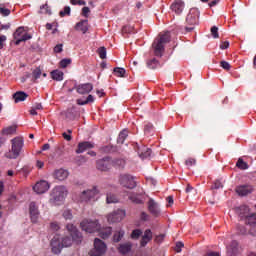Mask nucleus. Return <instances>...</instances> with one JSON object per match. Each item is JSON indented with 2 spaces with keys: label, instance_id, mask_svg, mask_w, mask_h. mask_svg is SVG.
Listing matches in <instances>:
<instances>
[{
  "label": "nucleus",
  "instance_id": "48",
  "mask_svg": "<svg viewBox=\"0 0 256 256\" xmlns=\"http://www.w3.org/2000/svg\"><path fill=\"white\" fill-rule=\"evenodd\" d=\"M151 216L147 212L143 211L140 213V221H149Z\"/></svg>",
  "mask_w": 256,
  "mask_h": 256
},
{
  "label": "nucleus",
  "instance_id": "52",
  "mask_svg": "<svg viewBox=\"0 0 256 256\" xmlns=\"http://www.w3.org/2000/svg\"><path fill=\"white\" fill-rule=\"evenodd\" d=\"M195 163H196V160L193 159V158H189V159H187V160L185 161V165H186L187 167H193V165H195Z\"/></svg>",
  "mask_w": 256,
  "mask_h": 256
},
{
  "label": "nucleus",
  "instance_id": "44",
  "mask_svg": "<svg viewBox=\"0 0 256 256\" xmlns=\"http://www.w3.org/2000/svg\"><path fill=\"white\" fill-rule=\"evenodd\" d=\"M0 13L3 17H9V15H11V10L4 8L3 4H0Z\"/></svg>",
  "mask_w": 256,
  "mask_h": 256
},
{
  "label": "nucleus",
  "instance_id": "47",
  "mask_svg": "<svg viewBox=\"0 0 256 256\" xmlns=\"http://www.w3.org/2000/svg\"><path fill=\"white\" fill-rule=\"evenodd\" d=\"M211 35L214 39H219V28L217 26L211 28Z\"/></svg>",
  "mask_w": 256,
  "mask_h": 256
},
{
  "label": "nucleus",
  "instance_id": "57",
  "mask_svg": "<svg viewBox=\"0 0 256 256\" xmlns=\"http://www.w3.org/2000/svg\"><path fill=\"white\" fill-rule=\"evenodd\" d=\"M5 41H7V36H0V49H3V43H5Z\"/></svg>",
  "mask_w": 256,
  "mask_h": 256
},
{
  "label": "nucleus",
  "instance_id": "59",
  "mask_svg": "<svg viewBox=\"0 0 256 256\" xmlns=\"http://www.w3.org/2000/svg\"><path fill=\"white\" fill-rule=\"evenodd\" d=\"M32 107H34L36 111H41L43 109V105L41 103H36Z\"/></svg>",
  "mask_w": 256,
  "mask_h": 256
},
{
  "label": "nucleus",
  "instance_id": "42",
  "mask_svg": "<svg viewBox=\"0 0 256 256\" xmlns=\"http://www.w3.org/2000/svg\"><path fill=\"white\" fill-rule=\"evenodd\" d=\"M141 235H143V231H141V229H135L132 231L130 237L131 239L137 240Z\"/></svg>",
  "mask_w": 256,
  "mask_h": 256
},
{
  "label": "nucleus",
  "instance_id": "46",
  "mask_svg": "<svg viewBox=\"0 0 256 256\" xmlns=\"http://www.w3.org/2000/svg\"><path fill=\"white\" fill-rule=\"evenodd\" d=\"M98 55L100 59H105V57H107V49H105V47H100L98 49Z\"/></svg>",
  "mask_w": 256,
  "mask_h": 256
},
{
  "label": "nucleus",
  "instance_id": "34",
  "mask_svg": "<svg viewBox=\"0 0 256 256\" xmlns=\"http://www.w3.org/2000/svg\"><path fill=\"white\" fill-rule=\"evenodd\" d=\"M51 77L54 81H63V72L60 70H54L51 72Z\"/></svg>",
  "mask_w": 256,
  "mask_h": 256
},
{
  "label": "nucleus",
  "instance_id": "20",
  "mask_svg": "<svg viewBox=\"0 0 256 256\" xmlns=\"http://www.w3.org/2000/svg\"><path fill=\"white\" fill-rule=\"evenodd\" d=\"M153 240V232L151 229H146L140 240V247H147V244Z\"/></svg>",
  "mask_w": 256,
  "mask_h": 256
},
{
  "label": "nucleus",
  "instance_id": "10",
  "mask_svg": "<svg viewBox=\"0 0 256 256\" xmlns=\"http://www.w3.org/2000/svg\"><path fill=\"white\" fill-rule=\"evenodd\" d=\"M236 214L238 217L249 225V217H256L255 213H251V210L247 207V205H242L236 208Z\"/></svg>",
  "mask_w": 256,
  "mask_h": 256
},
{
  "label": "nucleus",
  "instance_id": "1",
  "mask_svg": "<svg viewBox=\"0 0 256 256\" xmlns=\"http://www.w3.org/2000/svg\"><path fill=\"white\" fill-rule=\"evenodd\" d=\"M66 229L71 237L66 236L60 238L63 247H71V245H73V241H75L76 243H81V241L83 240V235L81 234V232H79L75 225L67 224Z\"/></svg>",
  "mask_w": 256,
  "mask_h": 256
},
{
  "label": "nucleus",
  "instance_id": "40",
  "mask_svg": "<svg viewBox=\"0 0 256 256\" xmlns=\"http://www.w3.org/2000/svg\"><path fill=\"white\" fill-rule=\"evenodd\" d=\"M236 166L238 167V169H242L243 171L249 169V164H247V162L243 161V159L241 158L238 159Z\"/></svg>",
  "mask_w": 256,
  "mask_h": 256
},
{
  "label": "nucleus",
  "instance_id": "31",
  "mask_svg": "<svg viewBox=\"0 0 256 256\" xmlns=\"http://www.w3.org/2000/svg\"><path fill=\"white\" fill-rule=\"evenodd\" d=\"M249 223L248 225H250V235H253L254 237H256V216L253 217H249Z\"/></svg>",
  "mask_w": 256,
  "mask_h": 256
},
{
  "label": "nucleus",
  "instance_id": "38",
  "mask_svg": "<svg viewBox=\"0 0 256 256\" xmlns=\"http://www.w3.org/2000/svg\"><path fill=\"white\" fill-rule=\"evenodd\" d=\"M113 71L116 77H125V75L127 74V71L125 70V68H121V67H116L114 68Z\"/></svg>",
  "mask_w": 256,
  "mask_h": 256
},
{
  "label": "nucleus",
  "instance_id": "13",
  "mask_svg": "<svg viewBox=\"0 0 256 256\" xmlns=\"http://www.w3.org/2000/svg\"><path fill=\"white\" fill-rule=\"evenodd\" d=\"M50 246L52 249V253H54L55 255H59V253H61L62 249H63V244L61 242V236L59 234H56L51 242H50Z\"/></svg>",
  "mask_w": 256,
  "mask_h": 256
},
{
  "label": "nucleus",
  "instance_id": "8",
  "mask_svg": "<svg viewBox=\"0 0 256 256\" xmlns=\"http://www.w3.org/2000/svg\"><path fill=\"white\" fill-rule=\"evenodd\" d=\"M118 182L122 187H125L126 189H135L137 187L135 177L130 174H120L118 177Z\"/></svg>",
  "mask_w": 256,
  "mask_h": 256
},
{
  "label": "nucleus",
  "instance_id": "15",
  "mask_svg": "<svg viewBox=\"0 0 256 256\" xmlns=\"http://www.w3.org/2000/svg\"><path fill=\"white\" fill-rule=\"evenodd\" d=\"M241 253V246L236 240L232 241L227 247V256H239Z\"/></svg>",
  "mask_w": 256,
  "mask_h": 256
},
{
  "label": "nucleus",
  "instance_id": "50",
  "mask_svg": "<svg viewBox=\"0 0 256 256\" xmlns=\"http://www.w3.org/2000/svg\"><path fill=\"white\" fill-rule=\"evenodd\" d=\"M211 189H223V182L220 180H216L212 185Z\"/></svg>",
  "mask_w": 256,
  "mask_h": 256
},
{
  "label": "nucleus",
  "instance_id": "19",
  "mask_svg": "<svg viewBox=\"0 0 256 256\" xmlns=\"http://www.w3.org/2000/svg\"><path fill=\"white\" fill-rule=\"evenodd\" d=\"M170 9L176 13V15H181L183 13V9H185V2L181 0H175L170 6Z\"/></svg>",
  "mask_w": 256,
  "mask_h": 256
},
{
  "label": "nucleus",
  "instance_id": "9",
  "mask_svg": "<svg viewBox=\"0 0 256 256\" xmlns=\"http://www.w3.org/2000/svg\"><path fill=\"white\" fill-rule=\"evenodd\" d=\"M13 38L15 39V45H20V43H23V41H29V39H33V36L27 33L25 27L20 26L14 32Z\"/></svg>",
  "mask_w": 256,
  "mask_h": 256
},
{
  "label": "nucleus",
  "instance_id": "14",
  "mask_svg": "<svg viewBox=\"0 0 256 256\" xmlns=\"http://www.w3.org/2000/svg\"><path fill=\"white\" fill-rule=\"evenodd\" d=\"M148 211L153 215V217H159V215H161V208L159 207V204L152 198L148 201Z\"/></svg>",
  "mask_w": 256,
  "mask_h": 256
},
{
  "label": "nucleus",
  "instance_id": "22",
  "mask_svg": "<svg viewBox=\"0 0 256 256\" xmlns=\"http://www.w3.org/2000/svg\"><path fill=\"white\" fill-rule=\"evenodd\" d=\"M91 91H93V84L91 83L80 84L77 86V93L80 95H87L88 93H91Z\"/></svg>",
  "mask_w": 256,
  "mask_h": 256
},
{
  "label": "nucleus",
  "instance_id": "43",
  "mask_svg": "<svg viewBox=\"0 0 256 256\" xmlns=\"http://www.w3.org/2000/svg\"><path fill=\"white\" fill-rule=\"evenodd\" d=\"M63 217L66 221H71L73 219V212L70 209L64 210Z\"/></svg>",
  "mask_w": 256,
  "mask_h": 256
},
{
  "label": "nucleus",
  "instance_id": "11",
  "mask_svg": "<svg viewBox=\"0 0 256 256\" xmlns=\"http://www.w3.org/2000/svg\"><path fill=\"white\" fill-rule=\"evenodd\" d=\"M125 215H126L125 210L118 209L108 214L107 221L108 223H120V221H123V219H125Z\"/></svg>",
  "mask_w": 256,
  "mask_h": 256
},
{
  "label": "nucleus",
  "instance_id": "4",
  "mask_svg": "<svg viewBox=\"0 0 256 256\" xmlns=\"http://www.w3.org/2000/svg\"><path fill=\"white\" fill-rule=\"evenodd\" d=\"M11 143H12L11 151L7 152L5 154V157L7 159H17V157L21 155V151H23L25 142L22 137H16L11 140Z\"/></svg>",
  "mask_w": 256,
  "mask_h": 256
},
{
  "label": "nucleus",
  "instance_id": "49",
  "mask_svg": "<svg viewBox=\"0 0 256 256\" xmlns=\"http://www.w3.org/2000/svg\"><path fill=\"white\" fill-rule=\"evenodd\" d=\"M65 15H71V7L65 6L64 11H60V17H65Z\"/></svg>",
  "mask_w": 256,
  "mask_h": 256
},
{
  "label": "nucleus",
  "instance_id": "39",
  "mask_svg": "<svg viewBox=\"0 0 256 256\" xmlns=\"http://www.w3.org/2000/svg\"><path fill=\"white\" fill-rule=\"evenodd\" d=\"M39 13L40 15H51V8L49 7V5L44 4L40 6Z\"/></svg>",
  "mask_w": 256,
  "mask_h": 256
},
{
  "label": "nucleus",
  "instance_id": "60",
  "mask_svg": "<svg viewBox=\"0 0 256 256\" xmlns=\"http://www.w3.org/2000/svg\"><path fill=\"white\" fill-rule=\"evenodd\" d=\"M220 49H229V41H225L220 45Z\"/></svg>",
  "mask_w": 256,
  "mask_h": 256
},
{
  "label": "nucleus",
  "instance_id": "35",
  "mask_svg": "<svg viewBox=\"0 0 256 256\" xmlns=\"http://www.w3.org/2000/svg\"><path fill=\"white\" fill-rule=\"evenodd\" d=\"M128 135H129V132L127 130L125 129L122 130L118 136L117 143H120L121 145H123Z\"/></svg>",
  "mask_w": 256,
  "mask_h": 256
},
{
  "label": "nucleus",
  "instance_id": "7",
  "mask_svg": "<svg viewBox=\"0 0 256 256\" xmlns=\"http://www.w3.org/2000/svg\"><path fill=\"white\" fill-rule=\"evenodd\" d=\"M107 253V244L99 238L94 239L93 248L89 251L90 256H103Z\"/></svg>",
  "mask_w": 256,
  "mask_h": 256
},
{
  "label": "nucleus",
  "instance_id": "6",
  "mask_svg": "<svg viewBox=\"0 0 256 256\" xmlns=\"http://www.w3.org/2000/svg\"><path fill=\"white\" fill-rule=\"evenodd\" d=\"M97 195H99V190L94 186L92 189H86L80 192L77 199L80 203H89L95 201Z\"/></svg>",
  "mask_w": 256,
  "mask_h": 256
},
{
  "label": "nucleus",
  "instance_id": "51",
  "mask_svg": "<svg viewBox=\"0 0 256 256\" xmlns=\"http://www.w3.org/2000/svg\"><path fill=\"white\" fill-rule=\"evenodd\" d=\"M237 231L239 235H246L247 234V228L243 225H238L237 226Z\"/></svg>",
  "mask_w": 256,
  "mask_h": 256
},
{
  "label": "nucleus",
  "instance_id": "45",
  "mask_svg": "<svg viewBox=\"0 0 256 256\" xmlns=\"http://www.w3.org/2000/svg\"><path fill=\"white\" fill-rule=\"evenodd\" d=\"M112 163H113V165H114L115 167H120V168L125 167V160H123V159H116V160H113Z\"/></svg>",
  "mask_w": 256,
  "mask_h": 256
},
{
  "label": "nucleus",
  "instance_id": "37",
  "mask_svg": "<svg viewBox=\"0 0 256 256\" xmlns=\"http://www.w3.org/2000/svg\"><path fill=\"white\" fill-rule=\"evenodd\" d=\"M17 131V126H9L2 130V135H14Z\"/></svg>",
  "mask_w": 256,
  "mask_h": 256
},
{
  "label": "nucleus",
  "instance_id": "23",
  "mask_svg": "<svg viewBox=\"0 0 256 256\" xmlns=\"http://www.w3.org/2000/svg\"><path fill=\"white\" fill-rule=\"evenodd\" d=\"M95 147V144L91 143V142H80L78 144V149L76 150L77 154H81V153H85V151L89 150V149H93Z\"/></svg>",
  "mask_w": 256,
  "mask_h": 256
},
{
  "label": "nucleus",
  "instance_id": "56",
  "mask_svg": "<svg viewBox=\"0 0 256 256\" xmlns=\"http://www.w3.org/2000/svg\"><path fill=\"white\" fill-rule=\"evenodd\" d=\"M63 51V44H58L54 47V53H61Z\"/></svg>",
  "mask_w": 256,
  "mask_h": 256
},
{
  "label": "nucleus",
  "instance_id": "27",
  "mask_svg": "<svg viewBox=\"0 0 256 256\" xmlns=\"http://www.w3.org/2000/svg\"><path fill=\"white\" fill-rule=\"evenodd\" d=\"M128 199H130V201H132V203H135L136 205H143V197L141 196V194L131 193L128 196Z\"/></svg>",
  "mask_w": 256,
  "mask_h": 256
},
{
  "label": "nucleus",
  "instance_id": "54",
  "mask_svg": "<svg viewBox=\"0 0 256 256\" xmlns=\"http://www.w3.org/2000/svg\"><path fill=\"white\" fill-rule=\"evenodd\" d=\"M72 60L71 58H64L60 61L59 65H71Z\"/></svg>",
  "mask_w": 256,
  "mask_h": 256
},
{
  "label": "nucleus",
  "instance_id": "16",
  "mask_svg": "<svg viewBox=\"0 0 256 256\" xmlns=\"http://www.w3.org/2000/svg\"><path fill=\"white\" fill-rule=\"evenodd\" d=\"M49 187V182L42 180L36 183L33 189L38 195H43V193H47V191H49Z\"/></svg>",
  "mask_w": 256,
  "mask_h": 256
},
{
  "label": "nucleus",
  "instance_id": "63",
  "mask_svg": "<svg viewBox=\"0 0 256 256\" xmlns=\"http://www.w3.org/2000/svg\"><path fill=\"white\" fill-rule=\"evenodd\" d=\"M205 256H221V254H219V252L210 251V252L206 253Z\"/></svg>",
  "mask_w": 256,
  "mask_h": 256
},
{
  "label": "nucleus",
  "instance_id": "53",
  "mask_svg": "<svg viewBox=\"0 0 256 256\" xmlns=\"http://www.w3.org/2000/svg\"><path fill=\"white\" fill-rule=\"evenodd\" d=\"M184 246L183 242H177L175 247L176 253H181V249H183Z\"/></svg>",
  "mask_w": 256,
  "mask_h": 256
},
{
  "label": "nucleus",
  "instance_id": "2",
  "mask_svg": "<svg viewBox=\"0 0 256 256\" xmlns=\"http://www.w3.org/2000/svg\"><path fill=\"white\" fill-rule=\"evenodd\" d=\"M69 194V190H67V187L60 185L56 186L52 189L50 193V199L49 203L52 206H57V205H63V201H65V198Z\"/></svg>",
  "mask_w": 256,
  "mask_h": 256
},
{
  "label": "nucleus",
  "instance_id": "12",
  "mask_svg": "<svg viewBox=\"0 0 256 256\" xmlns=\"http://www.w3.org/2000/svg\"><path fill=\"white\" fill-rule=\"evenodd\" d=\"M199 15H200V12H199V9L197 8H192L190 9L187 17H186V23L188 25H198L199 24Z\"/></svg>",
  "mask_w": 256,
  "mask_h": 256
},
{
  "label": "nucleus",
  "instance_id": "61",
  "mask_svg": "<svg viewBox=\"0 0 256 256\" xmlns=\"http://www.w3.org/2000/svg\"><path fill=\"white\" fill-rule=\"evenodd\" d=\"M36 166L38 167V169H43V167L45 166V163L41 160H37Z\"/></svg>",
  "mask_w": 256,
  "mask_h": 256
},
{
  "label": "nucleus",
  "instance_id": "17",
  "mask_svg": "<svg viewBox=\"0 0 256 256\" xmlns=\"http://www.w3.org/2000/svg\"><path fill=\"white\" fill-rule=\"evenodd\" d=\"M29 213L32 223H37V221H39V207H37V204H35V202L30 203Z\"/></svg>",
  "mask_w": 256,
  "mask_h": 256
},
{
  "label": "nucleus",
  "instance_id": "32",
  "mask_svg": "<svg viewBox=\"0 0 256 256\" xmlns=\"http://www.w3.org/2000/svg\"><path fill=\"white\" fill-rule=\"evenodd\" d=\"M123 237H125V230H123V229L116 230L113 235L114 243H119V241H121V239H123Z\"/></svg>",
  "mask_w": 256,
  "mask_h": 256
},
{
  "label": "nucleus",
  "instance_id": "64",
  "mask_svg": "<svg viewBox=\"0 0 256 256\" xmlns=\"http://www.w3.org/2000/svg\"><path fill=\"white\" fill-rule=\"evenodd\" d=\"M62 136L64 137V139L66 140V141H71V136L69 135V134H67V132H64L63 134H62Z\"/></svg>",
  "mask_w": 256,
  "mask_h": 256
},
{
  "label": "nucleus",
  "instance_id": "5",
  "mask_svg": "<svg viewBox=\"0 0 256 256\" xmlns=\"http://www.w3.org/2000/svg\"><path fill=\"white\" fill-rule=\"evenodd\" d=\"M80 228L85 233H97L101 231V224L97 219L85 218L80 222Z\"/></svg>",
  "mask_w": 256,
  "mask_h": 256
},
{
  "label": "nucleus",
  "instance_id": "55",
  "mask_svg": "<svg viewBox=\"0 0 256 256\" xmlns=\"http://www.w3.org/2000/svg\"><path fill=\"white\" fill-rule=\"evenodd\" d=\"M50 229L51 231H59V224H57L56 222L51 223Z\"/></svg>",
  "mask_w": 256,
  "mask_h": 256
},
{
  "label": "nucleus",
  "instance_id": "21",
  "mask_svg": "<svg viewBox=\"0 0 256 256\" xmlns=\"http://www.w3.org/2000/svg\"><path fill=\"white\" fill-rule=\"evenodd\" d=\"M97 169H99V171H109V169H111V159L103 158L98 160Z\"/></svg>",
  "mask_w": 256,
  "mask_h": 256
},
{
  "label": "nucleus",
  "instance_id": "33",
  "mask_svg": "<svg viewBox=\"0 0 256 256\" xmlns=\"http://www.w3.org/2000/svg\"><path fill=\"white\" fill-rule=\"evenodd\" d=\"M100 231V237L102 239H109V237H111V233H113V228L111 227H106Z\"/></svg>",
  "mask_w": 256,
  "mask_h": 256
},
{
  "label": "nucleus",
  "instance_id": "30",
  "mask_svg": "<svg viewBox=\"0 0 256 256\" xmlns=\"http://www.w3.org/2000/svg\"><path fill=\"white\" fill-rule=\"evenodd\" d=\"M27 97H28L27 93L21 92V91L16 92L13 95V99H14L15 103H21V101H25V99H27Z\"/></svg>",
  "mask_w": 256,
  "mask_h": 256
},
{
  "label": "nucleus",
  "instance_id": "58",
  "mask_svg": "<svg viewBox=\"0 0 256 256\" xmlns=\"http://www.w3.org/2000/svg\"><path fill=\"white\" fill-rule=\"evenodd\" d=\"M89 12H90L89 7L82 8V15L84 17H87V15H89Z\"/></svg>",
  "mask_w": 256,
  "mask_h": 256
},
{
  "label": "nucleus",
  "instance_id": "41",
  "mask_svg": "<svg viewBox=\"0 0 256 256\" xmlns=\"http://www.w3.org/2000/svg\"><path fill=\"white\" fill-rule=\"evenodd\" d=\"M155 131V128H153V124L147 123L144 126V133L145 135H153V132Z\"/></svg>",
  "mask_w": 256,
  "mask_h": 256
},
{
  "label": "nucleus",
  "instance_id": "3",
  "mask_svg": "<svg viewBox=\"0 0 256 256\" xmlns=\"http://www.w3.org/2000/svg\"><path fill=\"white\" fill-rule=\"evenodd\" d=\"M171 41V33L165 32L164 34H159L152 44V49L156 57H162L165 52V44Z\"/></svg>",
  "mask_w": 256,
  "mask_h": 256
},
{
  "label": "nucleus",
  "instance_id": "36",
  "mask_svg": "<svg viewBox=\"0 0 256 256\" xmlns=\"http://www.w3.org/2000/svg\"><path fill=\"white\" fill-rule=\"evenodd\" d=\"M106 203L108 205L111 203H119V199L117 198V196H115V194L107 193L106 194Z\"/></svg>",
  "mask_w": 256,
  "mask_h": 256
},
{
  "label": "nucleus",
  "instance_id": "62",
  "mask_svg": "<svg viewBox=\"0 0 256 256\" xmlns=\"http://www.w3.org/2000/svg\"><path fill=\"white\" fill-rule=\"evenodd\" d=\"M11 24H1L0 31L10 29Z\"/></svg>",
  "mask_w": 256,
  "mask_h": 256
},
{
  "label": "nucleus",
  "instance_id": "29",
  "mask_svg": "<svg viewBox=\"0 0 256 256\" xmlns=\"http://www.w3.org/2000/svg\"><path fill=\"white\" fill-rule=\"evenodd\" d=\"M88 23L89 22L87 20H82L81 22H78L76 24L77 31H82L83 33H87V31H89Z\"/></svg>",
  "mask_w": 256,
  "mask_h": 256
},
{
  "label": "nucleus",
  "instance_id": "18",
  "mask_svg": "<svg viewBox=\"0 0 256 256\" xmlns=\"http://www.w3.org/2000/svg\"><path fill=\"white\" fill-rule=\"evenodd\" d=\"M137 147V153L140 157V159H149L151 157V149L147 148L145 145L139 146L136 144Z\"/></svg>",
  "mask_w": 256,
  "mask_h": 256
},
{
  "label": "nucleus",
  "instance_id": "26",
  "mask_svg": "<svg viewBox=\"0 0 256 256\" xmlns=\"http://www.w3.org/2000/svg\"><path fill=\"white\" fill-rule=\"evenodd\" d=\"M131 249H133V243L131 242L122 243L118 247V251L122 255H127V253L131 251Z\"/></svg>",
  "mask_w": 256,
  "mask_h": 256
},
{
  "label": "nucleus",
  "instance_id": "28",
  "mask_svg": "<svg viewBox=\"0 0 256 256\" xmlns=\"http://www.w3.org/2000/svg\"><path fill=\"white\" fill-rule=\"evenodd\" d=\"M41 75L43 77H47V73L43 72L41 70V67H36L33 71H32V78L34 81H37V79H41Z\"/></svg>",
  "mask_w": 256,
  "mask_h": 256
},
{
  "label": "nucleus",
  "instance_id": "24",
  "mask_svg": "<svg viewBox=\"0 0 256 256\" xmlns=\"http://www.w3.org/2000/svg\"><path fill=\"white\" fill-rule=\"evenodd\" d=\"M236 192L240 197H245L246 195H249L253 192V188L249 185H243L236 188Z\"/></svg>",
  "mask_w": 256,
  "mask_h": 256
},
{
  "label": "nucleus",
  "instance_id": "25",
  "mask_svg": "<svg viewBox=\"0 0 256 256\" xmlns=\"http://www.w3.org/2000/svg\"><path fill=\"white\" fill-rule=\"evenodd\" d=\"M54 177L58 181H65V179H67V177H69V171H67L65 169H58L54 172Z\"/></svg>",
  "mask_w": 256,
  "mask_h": 256
}]
</instances>
